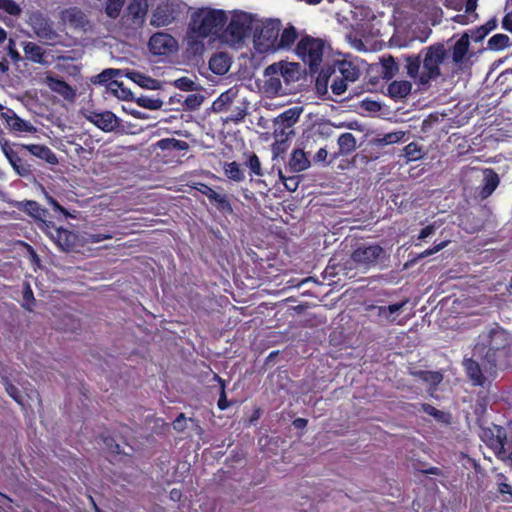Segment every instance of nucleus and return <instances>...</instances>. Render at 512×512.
<instances>
[{
	"mask_svg": "<svg viewBox=\"0 0 512 512\" xmlns=\"http://www.w3.org/2000/svg\"><path fill=\"white\" fill-rule=\"evenodd\" d=\"M214 378L220 384V394H219L217 406H218L219 410L223 411L230 406V402L227 400L226 391H225V388H226L225 380H223L218 374H214Z\"/></svg>",
	"mask_w": 512,
	"mask_h": 512,
	"instance_id": "44",
	"label": "nucleus"
},
{
	"mask_svg": "<svg viewBox=\"0 0 512 512\" xmlns=\"http://www.w3.org/2000/svg\"><path fill=\"white\" fill-rule=\"evenodd\" d=\"M280 30L281 22L277 19H267L256 25L254 29L256 50L259 53L275 52Z\"/></svg>",
	"mask_w": 512,
	"mask_h": 512,
	"instance_id": "4",
	"label": "nucleus"
},
{
	"mask_svg": "<svg viewBox=\"0 0 512 512\" xmlns=\"http://www.w3.org/2000/svg\"><path fill=\"white\" fill-rule=\"evenodd\" d=\"M490 433L487 445L494 451L497 458L512 461V442L508 441L506 429L502 426H495Z\"/></svg>",
	"mask_w": 512,
	"mask_h": 512,
	"instance_id": "8",
	"label": "nucleus"
},
{
	"mask_svg": "<svg viewBox=\"0 0 512 512\" xmlns=\"http://www.w3.org/2000/svg\"><path fill=\"white\" fill-rule=\"evenodd\" d=\"M244 164L250 169L251 173H253L254 175L263 176V171L259 157L255 153H251Z\"/></svg>",
	"mask_w": 512,
	"mask_h": 512,
	"instance_id": "46",
	"label": "nucleus"
},
{
	"mask_svg": "<svg viewBox=\"0 0 512 512\" xmlns=\"http://www.w3.org/2000/svg\"><path fill=\"white\" fill-rule=\"evenodd\" d=\"M195 189L199 191L201 194L205 195L208 199H210L211 195L215 192L214 189H212L209 185L205 183H197Z\"/></svg>",
	"mask_w": 512,
	"mask_h": 512,
	"instance_id": "62",
	"label": "nucleus"
},
{
	"mask_svg": "<svg viewBox=\"0 0 512 512\" xmlns=\"http://www.w3.org/2000/svg\"><path fill=\"white\" fill-rule=\"evenodd\" d=\"M477 1L478 0H466V3H465L466 13L472 14L474 19H476L478 17L477 13H475V10L477 8Z\"/></svg>",
	"mask_w": 512,
	"mask_h": 512,
	"instance_id": "63",
	"label": "nucleus"
},
{
	"mask_svg": "<svg viewBox=\"0 0 512 512\" xmlns=\"http://www.w3.org/2000/svg\"><path fill=\"white\" fill-rule=\"evenodd\" d=\"M23 306L26 309L30 310V304H33L35 301L33 291L28 283H25L24 289H23Z\"/></svg>",
	"mask_w": 512,
	"mask_h": 512,
	"instance_id": "55",
	"label": "nucleus"
},
{
	"mask_svg": "<svg viewBox=\"0 0 512 512\" xmlns=\"http://www.w3.org/2000/svg\"><path fill=\"white\" fill-rule=\"evenodd\" d=\"M176 85L184 91H190L193 89L194 82L187 77H182L176 81Z\"/></svg>",
	"mask_w": 512,
	"mask_h": 512,
	"instance_id": "61",
	"label": "nucleus"
},
{
	"mask_svg": "<svg viewBox=\"0 0 512 512\" xmlns=\"http://www.w3.org/2000/svg\"><path fill=\"white\" fill-rule=\"evenodd\" d=\"M31 25L36 35L41 39L51 41L57 36L52 22L40 13L34 14L31 17Z\"/></svg>",
	"mask_w": 512,
	"mask_h": 512,
	"instance_id": "15",
	"label": "nucleus"
},
{
	"mask_svg": "<svg viewBox=\"0 0 512 512\" xmlns=\"http://www.w3.org/2000/svg\"><path fill=\"white\" fill-rule=\"evenodd\" d=\"M338 156H346L350 155L352 152H354L357 148V141L355 136L350 132L342 133L338 137Z\"/></svg>",
	"mask_w": 512,
	"mask_h": 512,
	"instance_id": "31",
	"label": "nucleus"
},
{
	"mask_svg": "<svg viewBox=\"0 0 512 512\" xmlns=\"http://www.w3.org/2000/svg\"><path fill=\"white\" fill-rule=\"evenodd\" d=\"M489 33L487 32V29L480 26L472 31L471 37L475 42L482 41Z\"/></svg>",
	"mask_w": 512,
	"mask_h": 512,
	"instance_id": "60",
	"label": "nucleus"
},
{
	"mask_svg": "<svg viewBox=\"0 0 512 512\" xmlns=\"http://www.w3.org/2000/svg\"><path fill=\"white\" fill-rule=\"evenodd\" d=\"M251 30V15L241 12L232 16L226 28H223L220 40L230 45L240 44L249 35Z\"/></svg>",
	"mask_w": 512,
	"mask_h": 512,
	"instance_id": "6",
	"label": "nucleus"
},
{
	"mask_svg": "<svg viewBox=\"0 0 512 512\" xmlns=\"http://www.w3.org/2000/svg\"><path fill=\"white\" fill-rule=\"evenodd\" d=\"M303 108L299 106L291 107L282 112L275 120V124L282 128V132L285 129L291 128L300 118Z\"/></svg>",
	"mask_w": 512,
	"mask_h": 512,
	"instance_id": "24",
	"label": "nucleus"
},
{
	"mask_svg": "<svg viewBox=\"0 0 512 512\" xmlns=\"http://www.w3.org/2000/svg\"><path fill=\"white\" fill-rule=\"evenodd\" d=\"M127 77L133 82L137 83L140 87L148 89L156 88L157 81L149 76L144 75L143 73L132 71L127 74Z\"/></svg>",
	"mask_w": 512,
	"mask_h": 512,
	"instance_id": "37",
	"label": "nucleus"
},
{
	"mask_svg": "<svg viewBox=\"0 0 512 512\" xmlns=\"http://www.w3.org/2000/svg\"><path fill=\"white\" fill-rule=\"evenodd\" d=\"M136 102L140 107L150 110H158L163 106V101L161 99L149 96H141Z\"/></svg>",
	"mask_w": 512,
	"mask_h": 512,
	"instance_id": "42",
	"label": "nucleus"
},
{
	"mask_svg": "<svg viewBox=\"0 0 512 512\" xmlns=\"http://www.w3.org/2000/svg\"><path fill=\"white\" fill-rule=\"evenodd\" d=\"M423 70L419 78L420 85H428L441 76L440 65L447 58V50L443 43L437 42L421 50Z\"/></svg>",
	"mask_w": 512,
	"mask_h": 512,
	"instance_id": "2",
	"label": "nucleus"
},
{
	"mask_svg": "<svg viewBox=\"0 0 512 512\" xmlns=\"http://www.w3.org/2000/svg\"><path fill=\"white\" fill-rule=\"evenodd\" d=\"M416 375L423 381L432 384L433 386H437L441 383L443 376L438 371H425L421 370L416 372Z\"/></svg>",
	"mask_w": 512,
	"mask_h": 512,
	"instance_id": "41",
	"label": "nucleus"
},
{
	"mask_svg": "<svg viewBox=\"0 0 512 512\" xmlns=\"http://www.w3.org/2000/svg\"><path fill=\"white\" fill-rule=\"evenodd\" d=\"M483 174L484 177L480 188V195L482 198H487L498 187L500 179L493 169H485Z\"/></svg>",
	"mask_w": 512,
	"mask_h": 512,
	"instance_id": "26",
	"label": "nucleus"
},
{
	"mask_svg": "<svg viewBox=\"0 0 512 512\" xmlns=\"http://www.w3.org/2000/svg\"><path fill=\"white\" fill-rule=\"evenodd\" d=\"M502 27L512 33V12L507 13L502 20Z\"/></svg>",
	"mask_w": 512,
	"mask_h": 512,
	"instance_id": "64",
	"label": "nucleus"
},
{
	"mask_svg": "<svg viewBox=\"0 0 512 512\" xmlns=\"http://www.w3.org/2000/svg\"><path fill=\"white\" fill-rule=\"evenodd\" d=\"M297 72V64L287 63V62H278L269 65L265 69L266 75H277L284 78L286 82L293 80L295 77V73Z\"/></svg>",
	"mask_w": 512,
	"mask_h": 512,
	"instance_id": "22",
	"label": "nucleus"
},
{
	"mask_svg": "<svg viewBox=\"0 0 512 512\" xmlns=\"http://www.w3.org/2000/svg\"><path fill=\"white\" fill-rule=\"evenodd\" d=\"M224 175L234 182H241L245 179L244 170L236 161L225 162L223 165Z\"/></svg>",
	"mask_w": 512,
	"mask_h": 512,
	"instance_id": "34",
	"label": "nucleus"
},
{
	"mask_svg": "<svg viewBox=\"0 0 512 512\" xmlns=\"http://www.w3.org/2000/svg\"><path fill=\"white\" fill-rule=\"evenodd\" d=\"M112 233L106 232H97V233H86V240L91 243H99L103 240L111 239Z\"/></svg>",
	"mask_w": 512,
	"mask_h": 512,
	"instance_id": "51",
	"label": "nucleus"
},
{
	"mask_svg": "<svg viewBox=\"0 0 512 512\" xmlns=\"http://www.w3.org/2000/svg\"><path fill=\"white\" fill-rule=\"evenodd\" d=\"M44 233L63 251H72L75 246L77 236L75 233L57 227L55 223L46 224Z\"/></svg>",
	"mask_w": 512,
	"mask_h": 512,
	"instance_id": "11",
	"label": "nucleus"
},
{
	"mask_svg": "<svg viewBox=\"0 0 512 512\" xmlns=\"http://www.w3.org/2000/svg\"><path fill=\"white\" fill-rule=\"evenodd\" d=\"M27 152L29 156H34L39 158L50 165L58 164L57 155L53 152V150L43 144H27L26 145Z\"/></svg>",
	"mask_w": 512,
	"mask_h": 512,
	"instance_id": "21",
	"label": "nucleus"
},
{
	"mask_svg": "<svg viewBox=\"0 0 512 512\" xmlns=\"http://www.w3.org/2000/svg\"><path fill=\"white\" fill-rule=\"evenodd\" d=\"M310 165L306 154L301 149H295L288 162V166L292 172H301L306 170Z\"/></svg>",
	"mask_w": 512,
	"mask_h": 512,
	"instance_id": "32",
	"label": "nucleus"
},
{
	"mask_svg": "<svg viewBox=\"0 0 512 512\" xmlns=\"http://www.w3.org/2000/svg\"><path fill=\"white\" fill-rule=\"evenodd\" d=\"M186 417L184 413H180L173 421V428L178 431L182 432L186 428Z\"/></svg>",
	"mask_w": 512,
	"mask_h": 512,
	"instance_id": "58",
	"label": "nucleus"
},
{
	"mask_svg": "<svg viewBox=\"0 0 512 512\" xmlns=\"http://www.w3.org/2000/svg\"><path fill=\"white\" fill-rule=\"evenodd\" d=\"M45 85L64 100L73 102L76 98V90L58 76L48 73L44 78Z\"/></svg>",
	"mask_w": 512,
	"mask_h": 512,
	"instance_id": "14",
	"label": "nucleus"
},
{
	"mask_svg": "<svg viewBox=\"0 0 512 512\" xmlns=\"http://www.w3.org/2000/svg\"><path fill=\"white\" fill-rule=\"evenodd\" d=\"M119 74V70L117 69H105L99 75H97V82L100 84L107 83L112 80L116 75Z\"/></svg>",
	"mask_w": 512,
	"mask_h": 512,
	"instance_id": "54",
	"label": "nucleus"
},
{
	"mask_svg": "<svg viewBox=\"0 0 512 512\" xmlns=\"http://www.w3.org/2000/svg\"><path fill=\"white\" fill-rule=\"evenodd\" d=\"M203 100L200 94H189L184 101V107L186 110L194 111L201 106Z\"/></svg>",
	"mask_w": 512,
	"mask_h": 512,
	"instance_id": "48",
	"label": "nucleus"
},
{
	"mask_svg": "<svg viewBox=\"0 0 512 512\" xmlns=\"http://www.w3.org/2000/svg\"><path fill=\"white\" fill-rule=\"evenodd\" d=\"M466 374L474 386H484L486 377L484 376L480 364L472 359H465L463 362Z\"/></svg>",
	"mask_w": 512,
	"mask_h": 512,
	"instance_id": "23",
	"label": "nucleus"
},
{
	"mask_svg": "<svg viewBox=\"0 0 512 512\" xmlns=\"http://www.w3.org/2000/svg\"><path fill=\"white\" fill-rule=\"evenodd\" d=\"M512 356V348H500L499 350L486 349L483 362L485 372L490 375L496 372L498 367H507Z\"/></svg>",
	"mask_w": 512,
	"mask_h": 512,
	"instance_id": "12",
	"label": "nucleus"
},
{
	"mask_svg": "<svg viewBox=\"0 0 512 512\" xmlns=\"http://www.w3.org/2000/svg\"><path fill=\"white\" fill-rule=\"evenodd\" d=\"M1 121L15 134L35 133L37 129L30 121L20 118L13 109L7 108L0 114Z\"/></svg>",
	"mask_w": 512,
	"mask_h": 512,
	"instance_id": "13",
	"label": "nucleus"
},
{
	"mask_svg": "<svg viewBox=\"0 0 512 512\" xmlns=\"http://www.w3.org/2000/svg\"><path fill=\"white\" fill-rule=\"evenodd\" d=\"M182 13L181 4L175 0H166L153 10L150 25L163 27L173 23Z\"/></svg>",
	"mask_w": 512,
	"mask_h": 512,
	"instance_id": "7",
	"label": "nucleus"
},
{
	"mask_svg": "<svg viewBox=\"0 0 512 512\" xmlns=\"http://www.w3.org/2000/svg\"><path fill=\"white\" fill-rule=\"evenodd\" d=\"M338 68L342 78L346 81L354 82L359 77V69L352 62L340 61Z\"/></svg>",
	"mask_w": 512,
	"mask_h": 512,
	"instance_id": "36",
	"label": "nucleus"
},
{
	"mask_svg": "<svg viewBox=\"0 0 512 512\" xmlns=\"http://www.w3.org/2000/svg\"><path fill=\"white\" fill-rule=\"evenodd\" d=\"M149 50L158 56H168L178 49L177 40L166 32H156L149 39Z\"/></svg>",
	"mask_w": 512,
	"mask_h": 512,
	"instance_id": "9",
	"label": "nucleus"
},
{
	"mask_svg": "<svg viewBox=\"0 0 512 512\" xmlns=\"http://www.w3.org/2000/svg\"><path fill=\"white\" fill-rule=\"evenodd\" d=\"M61 20L73 29H85L89 23L85 13L78 7H69L61 11Z\"/></svg>",
	"mask_w": 512,
	"mask_h": 512,
	"instance_id": "18",
	"label": "nucleus"
},
{
	"mask_svg": "<svg viewBox=\"0 0 512 512\" xmlns=\"http://www.w3.org/2000/svg\"><path fill=\"white\" fill-rule=\"evenodd\" d=\"M210 203L214 205L222 213H233L232 205L226 194H220L216 191L211 195L209 199Z\"/></svg>",
	"mask_w": 512,
	"mask_h": 512,
	"instance_id": "35",
	"label": "nucleus"
},
{
	"mask_svg": "<svg viewBox=\"0 0 512 512\" xmlns=\"http://www.w3.org/2000/svg\"><path fill=\"white\" fill-rule=\"evenodd\" d=\"M148 0H131L127 6V13L131 17L132 22L138 26H142L145 22L148 12Z\"/></svg>",
	"mask_w": 512,
	"mask_h": 512,
	"instance_id": "20",
	"label": "nucleus"
},
{
	"mask_svg": "<svg viewBox=\"0 0 512 512\" xmlns=\"http://www.w3.org/2000/svg\"><path fill=\"white\" fill-rule=\"evenodd\" d=\"M421 410L430 415V416H433L434 418L440 420L443 418L444 416V413L440 410H438L437 408H435L434 406H432L431 404H428V403H423L421 405Z\"/></svg>",
	"mask_w": 512,
	"mask_h": 512,
	"instance_id": "56",
	"label": "nucleus"
},
{
	"mask_svg": "<svg viewBox=\"0 0 512 512\" xmlns=\"http://www.w3.org/2000/svg\"><path fill=\"white\" fill-rule=\"evenodd\" d=\"M331 89L335 95H342L347 90V81L343 78H335L331 84Z\"/></svg>",
	"mask_w": 512,
	"mask_h": 512,
	"instance_id": "53",
	"label": "nucleus"
},
{
	"mask_svg": "<svg viewBox=\"0 0 512 512\" xmlns=\"http://www.w3.org/2000/svg\"><path fill=\"white\" fill-rule=\"evenodd\" d=\"M384 249L378 245L359 246L351 255V259L358 267L369 268L374 266L383 256Z\"/></svg>",
	"mask_w": 512,
	"mask_h": 512,
	"instance_id": "10",
	"label": "nucleus"
},
{
	"mask_svg": "<svg viewBox=\"0 0 512 512\" xmlns=\"http://www.w3.org/2000/svg\"><path fill=\"white\" fill-rule=\"evenodd\" d=\"M401 59L405 61L407 75L419 84V78L421 76L420 68L422 63L421 52L417 55H403Z\"/></svg>",
	"mask_w": 512,
	"mask_h": 512,
	"instance_id": "27",
	"label": "nucleus"
},
{
	"mask_svg": "<svg viewBox=\"0 0 512 512\" xmlns=\"http://www.w3.org/2000/svg\"><path fill=\"white\" fill-rule=\"evenodd\" d=\"M228 17L225 11L213 8H199L191 15L189 32L197 39L208 37L220 39L223 28L227 25Z\"/></svg>",
	"mask_w": 512,
	"mask_h": 512,
	"instance_id": "1",
	"label": "nucleus"
},
{
	"mask_svg": "<svg viewBox=\"0 0 512 512\" xmlns=\"http://www.w3.org/2000/svg\"><path fill=\"white\" fill-rule=\"evenodd\" d=\"M264 75H265V77H267V81H266L267 90L272 91L274 93H279V91L282 88L281 76L272 75V74L266 75L265 73H264Z\"/></svg>",
	"mask_w": 512,
	"mask_h": 512,
	"instance_id": "50",
	"label": "nucleus"
},
{
	"mask_svg": "<svg viewBox=\"0 0 512 512\" xmlns=\"http://www.w3.org/2000/svg\"><path fill=\"white\" fill-rule=\"evenodd\" d=\"M404 156L408 161H416L422 157L421 147L416 142H411L404 147Z\"/></svg>",
	"mask_w": 512,
	"mask_h": 512,
	"instance_id": "45",
	"label": "nucleus"
},
{
	"mask_svg": "<svg viewBox=\"0 0 512 512\" xmlns=\"http://www.w3.org/2000/svg\"><path fill=\"white\" fill-rule=\"evenodd\" d=\"M231 62L226 53L219 52L214 54L209 60L210 70L217 75H224L228 72Z\"/></svg>",
	"mask_w": 512,
	"mask_h": 512,
	"instance_id": "29",
	"label": "nucleus"
},
{
	"mask_svg": "<svg viewBox=\"0 0 512 512\" xmlns=\"http://www.w3.org/2000/svg\"><path fill=\"white\" fill-rule=\"evenodd\" d=\"M384 78L391 79L398 72V64L392 56L382 60Z\"/></svg>",
	"mask_w": 512,
	"mask_h": 512,
	"instance_id": "43",
	"label": "nucleus"
},
{
	"mask_svg": "<svg viewBox=\"0 0 512 512\" xmlns=\"http://www.w3.org/2000/svg\"><path fill=\"white\" fill-rule=\"evenodd\" d=\"M24 55L26 59L37 63L42 64L44 63V55L45 51L41 46L34 42H27L23 47Z\"/></svg>",
	"mask_w": 512,
	"mask_h": 512,
	"instance_id": "33",
	"label": "nucleus"
},
{
	"mask_svg": "<svg viewBox=\"0 0 512 512\" xmlns=\"http://www.w3.org/2000/svg\"><path fill=\"white\" fill-rule=\"evenodd\" d=\"M500 348H512V339L505 329L496 327L489 331L487 344L483 349L499 350Z\"/></svg>",
	"mask_w": 512,
	"mask_h": 512,
	"instance_id": "17",
	"label": "nucleus"
},
{
	"mask_svg": "<svg viewBox=\"0 0 512 512\" xmlns=\"http://www.w3.org/2000/svg\"><path fill=\"white\" fill-rule=\"evenodd\" d=\"M509 37L506 34H495L488 40V48L494 51H500L508 47Z\"/></svg>",
	"mask_w": 512,
	"mask_h": 512,
	"instance_id": "39",
	"label": "nucleus"
},
{
	"mask_svg": "<svg viewBox=\"0 0 512 512\" xmlns=\"http://www.w3.org/2000/svg\"><path fill=\"white\" fill-rule=\"evenodd\" d=\"M498 491L502 495L508 494V498H504L506 502H512V486L506 482H501L498 484Z\"/></svg>",
	"mask_w": 512,
	"mask_h": 512,
	"instance_id": "59",
	"label": "nucleus"
},
{
	"mask_svg": "<svg viewBox=\"0 0 512 512\" xmlns=\"http://www.w3.org/2000/svg\"><path fill=\"white\" fill-rule=\"evenodd\" d=\"M86 118L104 132H111L118 126V118L111 111L101 113L91 111Z\"/></svg>",
	"mask_w": 512,
	"mask_h": 512,
	"instance_id": "16",
	"label": "nucleus"
},
{
	"mask_svg": "<svg viewBox=\"0 0 512 512\" xmlns=\"http://www.w3.org/2000/svg\"><path fill=\"white\" fill-rule=\"evenodd\" d=\"M412 90L411 82L407 80H399L391 82L387 87V95L397 101L406 98Z\"/></svg>",
	"mask_w": 512,
	"mask_h": 512,
	"instance_id": "25",
	"label": "nucleus"
},
{
	"mask_svg": "<svg viewBox=\"0 0 512 512\" xmlns=\"http://www.w3.org/2000/svg\"><path fill=\"white\" fill-rule=\"evenodd\" d=\"M2 383L7 394L19 405L24 407V398L21 391L9 380L8 377H2Z\"/></svg>",
	"mask_w": 512,
	"mask_h": 512,
	"instance_id": "38",
	"label": "nucleus"
},
{
	"mask_svg": "<svg viewBox=\"0 0 512 512\" xmlns=\"http://www.w3.org/2000/svg\"><path fill=\"white\" fill-rule=\"evenodd\" d=\"M25 210L37 221L39 229H41L43 232L46 224L53 223V221L50 219L51 215L49 211L41 207V205L36 201H27L25 203Z\"/></svg>",
	"mask_w": 512,
	"mask_h": 512,
	"instance_id": "19",
	"label": "nucleus"
},
{
	"mask_svg": "<svg viewBox=\"0 0 512 512\" xmlns=\"http://www.w3.org/2000/svg\"><path fill=\"white\" fill-rule=\"evenodd\" d=\"M470 46L469 35L464 33L452 47V61L455 64H462Z\"/></svg>",
	"mask_w": 512,
	"mask_h": 512,
	"instance_id": "28",
	"label": "nucleus"
},
{
	"mask_svg": "<svg viewBox=\"0 0 512 512\" xmlns=\"http://www.w3.org/2000/svg\"><path fill=\"white\" fill-rule=\"evenodd\" d=\"M329 78L330 76L323 71L319 73L315 82L316 91L319 95L327 94Z\"/></svg>",
	"mask_w": 512,
	"mask_h": 512,
	"instance_id": "47",
	"label": "nucleus"
},
{
	"mask_svg": "<svg viewBox=\"0 0 512 512\" xmlns=\"http://www.w3.org/2000/svg\"><path fill=\"white\" fill-rule=\"evenodd\" d=\"M448 242L449 241H442L439 244H436L433 247L424 250L423 252L418 254V256H417V258L415 260L424 259V258H426L428 256H431V255L439 252L440 250H442L444 247L447 246Z\"/></svg>",
	"mask_w": 512,
	"mask_h": 512,
	"instance_id": "52",
	"label": "nucleus"
},
{
	"mask_svg": "<svg viewBox=\"0 0 512 512\" xmlns=\"http://www.w3.org/2000/svg\"><path fill=\"white\" fill-rule=\"evenodd\" d=\"M325 43L322 39L305 35L296 46L297 56L306 64L312 73L318 71L322 62Z\"/></svg>",
	"mask_w": 512,
	"mask_h": 512,
	"instance_id": "5",
	"label": "nucleus"
},
{
	"mask_svg": "<svg viewBox=\"0 0 512 512\" xmlns=\"http://www.w3.org/2000/svg\"><path fill=\"white\" fill-rule=\"evenodd\" d=\"M230 103V98L226 94H221L218 99L213 102V109L215 111H222L225 109L226 104Z\"/></svg>",
	"mask_w": 512,
	"mask_h": 512,
	"instance_id": "57",
	"label": "nucleus"
},
{
	"mask_svg": "<svg viewBox=\"0 0 512 512\" xmlns=\"http://www.w3.org/2000/svg\"><path fill=\"white\" fill-rule=\"evenodd\" d=\"M298 38V32L292 25L286 27L282 33H279L275 51L290 49Z\"/></svg>",
	"mask_w": 512,
	"mask_h": 512,
	"instance_id": "30",
	"label": "nucleus"
},
{
	"mask_svg": "<svg viewBox=\"0 0 512 512\" xmlns=\"http://www.w3.org/2000/svg\"><path fill=\"white\" fill-rule=\"evenodd\" d=\"M3 154L18 176L29 177L33 174V167L28 161L29 154L26 144L0 141Z\"/></svg>",
	"mask_w": 512,
	"mask_h": 512,
	"instance_id": "3",
	"label": "nucleus"
},
{
	"mask_svg": "<svg viewBox=\"0 0 512 512\" xmlns=\"http://www.w3.org/2000/svg\"><path fill=\"white\" fill-rule=\"evenodd\" d=\"M126 0H106L105 13L109 18L119 17Z\"/></svg>",
	"mask_w": 512,
	"mask_h": 512,
	"instance_id": "40",
	"label": "nucleus"
},
{
	"mask_svg": "<svg viewBox=\"0 0 512 512\" xmlns=\"http://www.w3.org/2000/svg\"><path fill=\"white\" fill-rule=\"evenodd\" d=\"M0 9L12 16H18L21 13L20 6L14 0H0Z\"/></svg>",
	"mask_w": 512,
	"mask_h": 512,
	"instance_id": "49",
	"label": "nucleus"
}]
</instances>
